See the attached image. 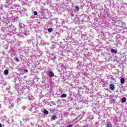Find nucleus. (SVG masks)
<instances>
[{
	"label": "nucleus",
	"mask_w": 127,
	"mask_h": 127,
	"mask_svg": "<svg viewBox=\"0 0 127 127\" xmlns=\"http://www.w3.org/2000/svg\"><path fill=\"white\" fill-rule=\"evenodd\" d=\"M19 26L20 27L19 35H20L21 37H24V35H27L28 34L29 31L25 29L24 24L20 23Z\"/></svg>",
	"instance_id": "1"
},
{
	"label": "nucleus",
	"mask_w": 127,
	"mask_h": 127,
	"mask_svg": "<svg viewBox=\"0 0 127 127\" xmlns=\"http://www.w3.org/2000/svg\"><path fill=\"white\" fill-rule=\"evenodd\" d=\"M9 9H14V11H19V5L18 4H14L12 5H8L7 7Z\"/></svg>",
	"instance_id": "2"
},
{
	"label": "nucleus",
	"mask_w": 127,
	"mask_h": 127,
	"mask_svg": "<svg viewBox=\"0 0 127 127\" xmlns=\"http://www.w3.org/2000/svg\"><path fill=\"white\" fill-rule=\"evenodd\" d=\"M105 127H113V125L112 124V122L109 120H108L105 124Z\"/></svg>",
	"instance_id": "3"
},
{
	"label": "nucleus",
	"mask_w": 127,
	"mask_h": 127,
	"mask_svg": "<svg viewBox=\"0 0 127 127\" xmlns=\"http://www.w3.org/2000/svg\"><path fill=\"white\" fill-rule=\"evenodd\" d=\"M15 0H5V7H7L8 5H10L12 1L14 2Z\"/></svg>",
	"instance_id": "4"
},
{
	"label": "nucleus",
	"mask_w": 127,
	"mask_h": 127,
	"mask_svg": "<svg viewBox=\"0 0 127 127\" xmlns=\"http://www.w3.org/2000/svg\"><path fill=\"white\" fill-rule=\"evenodd\" d=\"M84 116H85V113H83L82 114H81L80 115L78 116L76 118V119H79V118H80V119H78V121H80V120H82V119H83V117H84Z\"/></svg>",
	"instance_id": "5"
},
{
	"label": "nucleus",
	"mask_w": 127,
	"mask_h": 127,
	"mask_svg": "<svg viewBox=\"0 0 127 127\" xmlns=\"http://www.w3.org/2000/svg\"><path fill=\"white\" fill-rule=\"evenodd\" d=\"M27 41L28 44H32V45L34 44V43H33V41H34V40L33 39L28 40Z\"/></svg>",
	"instance_id": "6"
},
{
	"label": "nucleus",
	"mask_w": 127,
	"mask_h": 127,
	"mask_svg": "<svg viewBox=\"0 0 127 127\" xmlns=\"http://www.w3.org/2000/svg\"><path fill=\"white\" fill-rule=\"evenodd\" d=\"M48 76H49V77H54V73H53V72H52V71H50L48 73Z\"/></svg>",
	"instance_id": "7"
},
{
	"label": "nucleus",
	"mask_w": 127,
	"mask_h": 127,
	"mask_svg": "<svg viewBox=\"0 0 127 127\" xmlns=\"http://www.w3.org/2000/svg\"><path fill=\"white\" fill-rule=\"evenodd\" d=\"M111 53H113L114 54H117L118 53V51L114 49H111Z\"/></svg>",
	"instance_id": "8"
},
{
	"label": "nucleus",
	"mask_w": 127,
	"mask_h": 127,
	"mask_svg": "<svg viewBox=\"0 0 127 127\" xmlns=\"http://www.w3.org/2000/svg\"><path fill=\"white\" fill-rule=\"evenodd\" d=\"M77 68H81V66H82V62H77Z\"/></svg>",
	"instance_id": "9"
},
{
	"label": "nucleus",
	"mask_w": 127,
	"mask_h": 127,
	"mask_svg": "<svg viewBox=\"0 0 127 127\" xmlns=\"http://www.w3.org/2000/svg\"><path fill=\"white\" fill-rule=\"evenodd\" d=\"M120 82L122 84H125V82H126V80L124 78H121L120 79Z\"/></svg>",
	"instance_id": "10"
},
{
	"label": "nucleus",
	"mask_w": 127,
	"mask_h": 127,
	"mask_svg": "<svg viewBox=\"0 0 127 127\" xmlns=\"http://www.w3.org/2000/svg\"><path fill=\"white\" fill-rule=\"evenodd\" d=\"M121 101L122 103H126V102H127V98H126V97H123L121 99Z\"/></svg>",
	"instance_id": "11"
},
{
	"label": "nucleus",
	"mask_w": 127,
	"mask_h": 127,
	"mask_svg": "<svg viewBox=\"0 0 127 127\" xmlns=\"http://www.w3.org/2000/svg\"><path fill=\"white\" fill-rule=\"evenodd\" d=\"M57 119V116H53L51 118V121H55Z\"/></svg>",
	"instance_id": "12"
},
{
	"label": "nucleus",
	"mask_w": 127,
	"mask_h": 127,
	"mask_svg": "<svg viewBox=\"0 0 127 127\" xmlns=\"http://www.w3.org/2000/svg\"><path fill=\"white\" fill-rule=\"evenodd\" d=\"M110 89L112 91L115 90V85L113 84H110Z\"/></svg>",
	"instance_id": "13"
},
{
	"label": "nucleus",
	"mask_w": 127,
	"mask_h": 127,
	"mask_svg": "<svg viewBox=\"0 0 127 127\" xmlns=\"http://www.w3.org/2000/svg\"><path fill=\"white\" fill-rule=\"evenodd\" d=\"M43 112L45 115H48V114L49 113V112H48V111H47L46 109H44Z\"/></svg>",
	"instance_id": "14"
},
{
	"label": "nucleus",
	"mask_w": 127,
	"mask_h": 127,
	"mask_svg": "<svg viewBox=\"0 0 127 127\" xmlns=\"http://www.w3.org/2000/svg\"><path fill=\"white\" fill-rule=\"evenodd\" d=\"M10 29L12 30L13 31H14V30H15V29H16L15 27H14V26H11L10 27Z\"/></svg>",
	"instance_id": "15"
},
{
	"label": "nucleus",
	"mask_w": 127,
	"mask_h": 127,
	"mask_svg": "<svg viewBox=\"0 0 127 127\" xmlns=\"http://www.w3.org/2000/svg\"><path fill=\"white\" fill-rule=\"evenodd\" d=\"M4 75H8V70L5 69L4 71Z\"/></svg>",
	"instance_id": "16"
},
{
	"label": "nucleus",
	"mask_w": 127,
	"mask_h": 127,
	"mask_svg": "<svg viewBox=\"0 0 127 127\" xmlns=\"http://www.w3.org/2000/svg\"><path fill=\"white\" fill-rule=\"evenodd\" d=\"M67 97V94H63L61 95V98H66Z\"/></svg>",
	"instance_id": "17"
},
{
	"label": "nucleus",
	"mask_w": 127,
	"mask_h": 127,
	"mask_svg": "<svg viewBox=\"0 0 127 127\" xmlns=\"http://www.w3.org/2000/svg\"><path fill=\"white\" fill-rule=\"evenodd\" d=\"M29 119H28V118H26V119H23V122H24V123H25L26 122H29Z\"/></svg>",
	"instance_id": "18"
},
{
	"label": "nucleus",
	"mask_w": 127,
	"mask_h": 127,
	"mask_svg": "<svg viewBox=\"0 0 127 127\" xmlns=\"http://www.w3.org/2000/svg\"><path fill=\"white\" fill-rule=\"evenodd\" d=\"M48 32L51 33L52 32V31H53V29H52V28H48Z\"/></svg>",
	"instance_id": "19"
},
{
	"label": "nucleus",
	"mask_w": 127,
	"mask_h": 127,
	"mask_svg": "<svg viewBox=\"0 0 127 127\" xmlns=\"http://www.w3.org/2000/svg\"><path fill=\"white\" fill-rule=\"evenodd\" d=\"M13 87L15 89H16V90H18V84L14 85Z\"/></svg>",
	"instance_id": "20"
},
{
	"label": "nucleus",
	"mask_w": 127,
	"mask_h": 127,
	"mask_svg": "<svg viewBox=\"0 0 127 127\" xmlns=\"http://www.w3.org/2000/svg\"><path fill=\"white\" fill-rule=\"evenodd\" d=\"M74 7L76 8V10L78 11L80 9V7L79 6H74Z\"/></svg>",
	"instance_id": "21"
},
{
	"label": "nucleus",
	"mask_w": 127,
	"mask_h": 127,
	"mask_svg": "<svg viewBox=\"0 0 127 127\" xmlns=\"http://www.w3.org/2000/svg\"><path fill=\"white\" fill-rule=\"evenodd\" d=\"M71 117H76V113H72L70 114Z\"/></svg>",
	"instance_id": "22"
},
{
	"label": "nucleus",
	"mask_w": 127,
	"mask_h": 127,
	"mask_svg": "<svg viewBox=\"0 0 127 127\" xmlns=\"http://www.w3.org/2000/svg\"><path fill=\"white\" fill-rule=\"evenodd\" d=\"M28 100H33V97L32 96H30L28 97Z\"/></svg>",
	"instance_id": "23"
},
{
	"label": "nucleus",
	"mask_w": 127,
	"mask_h": 127,
	"mask_svg": "<svg viewBox=\"0 0 127 127\" xmlns=\"http://www.w3.org/2000/svg\"><path fill=\"white\" fill-rule=\"evenodd\" d=\"M50 113H54L55 112V109H52L50 110Z\"/></svg>",
	"instance_id": "24"
},
{
	"label": "nucleus",
	"mask_w": 127,
	"mask_h": 127,
	"mask_svg": "<svg viewBox=\"0 0 127 127\" xmlns=\"http://www.w3.org/2000/svg\"><path fill=\"white\" fill-rule=\"evenodd\" d=\"M111 104H115V99H113L110 101Z\"/></svg>",
	"instance_id": "25"
},
{
	"label": "nucleus",
	"mask_w": 127,
	"mask_h": 127,
	"mask_svg": "<svg viewBox=\"0 0 127 127\" xmlns=\"http://www.w3.org/2000/svg\"><path fill=\"white\" fill-rule=\"evenodd\" d=\"M44 103H45V104H46V105H49V102H48L47 101H46V100H44Z\"/></svg>",
	"instance_id": "26"
},
{
	"label": "nucleus",
	"mask_w": 127,
	"mask_h": 127,
	"mask_svg": "<svg viewBox=\"0 0 127 127\" xmlns=\"http://www.w3.org/2000/svg\"><path fill=\"white\" fill-rule=\"evenodd\" d=\"M33 14L34 15H37L38 14V13L37 12V11H35L34 12H33Z\"/></svg>",
	"instance_id": "27"
},
{
	"label": "nucleus",
	"mask_w": 127,
	"mask_h": 127,
	"mask_svg": "<svg viewBox=\"0 0 127 127\" xmlns=\"http://www.w3.org/2000/svg\"><path fill=\"white\" fill-rule=\"evenodd\" d=\"M14 60H15L16 62H19V60L17 58H15Z\"/></svg>",
	"instance_id": "28"
},
{
	"label": "nucleus",
	"mask_w": 127,
	"mask_h": 127,
	"mask_svg": "<svg viewBox=\"0 0 127 127\" xmlns=\"http://www.w3.org/2000/svg\"><path fill=\"white\" fill-rule=\"evenodd\" d=\"M30 19H34V18H35V16L32 15L30 17Z\"/></svg>",
	"instance_id": "29"
},
{
	"label": "nucleus",
	"mask_w": 127,
	"mask_h": 127,
	"mask_svg": "<svg viewBox=\"0 0 127 127\" xmlns=\"http://www.w3.org/2000/svg\"><path fill=\"white\" fill-rule=\"evenodd\" d=\"M51 104H52V105H53V106H55L56 105L55 103L53 101H51Z\"/></svg>",
	"instance_id": "30"
},
{
	"label": "nucleus",
	"mask_w": 127,
	"mask_h": 127,
	"mask_svg": "<svg viewBox=\"0 0 127 127\" xmlns=\"http://www.w3.org/2000/svg\"><path fill=\"white\" fill-rule=\"evenodd\" d=\"M42 44L43 45H46V44H47V43H46V42H42Z\"/></svg>",
	"instance_id": "31"
},
{
	"label": "nucleus",
	"mask_w": 127,
	"mask_h": 127,
	"mask_svg": "<svg viewBox=\"0 0 127 127\" xmlns=\"http://www.w3.org/2000/svg\"><path fill=\"white\" fill-rule=\"evenodd\" d=\"M108 77L112 79V80H114V79H113V76L110 75L109 76H108Z\"/></svg>",
	"instance_id": "32"
},
{
	"label": "nucleus",
	"mask_w": 127,
	"mask_h": 127,
	"mask_svg": "<svg viewBox=\"0 0 127 127\" xmlns=\"http://www.w3.org/2000/svg\"><path fill=\"white\" fill-rule=\"evenodd\" d=\"M4 80H0V84L2 85L3 84Z\"/></svg>",
	"instance_id": "33"
},
{
	"label": "nucleus",
	"mask_w": 127,
	"mask_h": 127,
	"mask_svg": "<svg viewBox=\"0 0 127 127\" xmlns=\"http://www.w3.org/2000/svg\"><path fill=\"white\" fill-rule=\"evenodd\" d=\"M35 106V103H32V105H31L32 108H33Z\"/></svg>",
	"instance_id": "34"
},
{
	"label": "nucleus",
	"mask_w": 127,
	"mask_h": 127,
	"mask_svg": "<svg viewBox=\"0 0 127 127\" xmlns=\"http://www.w3.org/2000/svg\"><path fill=\"white\" fill-rule=\"evenodd\" d=\"M3 86H5V85H6V83L5 82V81H3Z\"/></svg>",
	"instance_id": "35"
},
{
	"label": "nucleus",
	"mask_w": 127,
	"mask_h": 127,
	"mask_svg": "<svg viewBox=\"0 0 127 127\" xmlns=\"http://www.w3.org/2000/svg\"><path fill=\"white\" fill-rule=\"evenodd\" d=\"M73 125H68L67 126L65 127H73Z\"/></svg>",
	"instance_id": "36"
},
{
	"label": "nucleus",
	"mask_w": 127,
	"mask_h": 127,
	"mask_svg": "<svg viewBox=\"0 0 127 127\" xmlns=\"http://www.w3.org/2000/svg\"><path fill=\"white\" fill-rule=\"evenodd\" d=\"M80 118H78V119H74V122H76V120H78V121L77 122H79V120Z\"/></svg>",
	"instance_id": "37"
},
{
	"label": "nucleus",
	"mask_w": 127,
	"mask_h": 127,
	"mask_svg": "<svg viewBox=\"0 0 127 127\" xmlns=\"http://www.w3.org/2000/svg\"><path fill=\"white\" fill-rule=\"evenodd\" d=\"M22 55H20V59L21 60H22Z\"/></svg>",
	"instance_id": "38"
},
{
	"label": "nucleus",
	"mask_w": 127,
	"mask_h": 127,
	"mask_svg": "<svg viewBox=\"0 0 127 127\" xmlns=\"http://www.w3.org/2000/svg\"><path fill=\"white\" fill-rule=\"evenodd\" d=\"M17 102H20V98H17Z\"/></svg>",
	"instance_id": "39"
},
{
	"label": "nucleus",
	"mask_w": 127,
	"mask_h": 127,
	"mask_svg": "<svg viewBox=\"0 0 127 127\" xmlns=\"http://www.w3.org/2000/svg\"><path fill=\"white\" fill-rule=\"evenodd\" d=\"M39 54H40V55H41L42 54V51H40L39 52Z\"/></svg>",
	"instance_id": "40"
},
{
	"label": "nucleus",
	"mask_w": 127,
	"mask_h": 127,
	"mask_svg": "<svg viewBox=\"0 0 127 127\" xmlns=\"http://www.w3.org/2000/svg\"><path fill=\"white\" fill-rule=\"evenodd\" d=\"M24 72H28V70L27 69H24Z\"/></svg>",
	"instance_id": "41"
},
{
	"label": "nucleus",
	"mask_w": 127,
	"mask_h": 127,
	"mask_svg": "<svg viewBox=\"0 0 127 127\" xmlns=\"http://www.w3.org/2000/svg\"><path fill=\"white\" fill-rule=\"evenodd\" d=\"M22 108H23V110H25V109H26V107H25V106H23V107H22Z\"/></svg>",
	"instance_id": "42"
},
{
	"label": "nucleus",
	"mask_w": 127,
	"mask_h": 127,
	"mask_svg": "<svg viewBox=\"0 0 127 127\" xmlns=\"http://www.w3.org/2000/svg\"><path fill=\"white\" fill-rule=\"evenodd\" d=\"M0 127H2V125L0 123Z\"/></svg>",
	"instance_id": "43"
},
{
	"label": "nucleus",
	"mask_w": 127,
	"mask_h": 127,
	"mask_svg": "<svg viewBox=\"0 0 127 127\" xmlns=\"http://www.w3.org/2000/svg\"><path fill=\"white\" fill-rule=\"evenodd\" d=\"M33 115H36V112H34Z\"/></svg>",
	"instance_id": "44"
},
{
	"label": "nucleus",
	"mask_w": 127,
	"mask_h": 127,
	"mask_svg": "<svg viewBox=\"0 0 127 127\" xmlns=\"http://www.w3.org/2000/svg\"><path fill=\"white\" fill-rule=\"evenodd\" d=\"M82 127H86V126H82Z\"/></svg>",
	"instance_id": "45"
},
{
	"label": "nucleus",
	"mask_w": 127,
	"mask_h": 127,
	"mask_svg": "<svg viewBox=\"0 0 127 127\" xmlns=\"http://www.w3.org/2000/svg\"><path fill=\"white\" fill-rule=\"evenodd\" d=\"M29 22H30H30H31V21H29Z\"/></svg>",
	"instance_id": "46"
},
{
	"label": "nucleus",
	"mask_w": 127,
	"mask_h": 127,
	"mask_svg": "<svg viewBox=\"0 0 127 127\" xmlns=\"http://www.w3.org/2000/svg\"><path fill=\"white\" fill-rule=\"evenodd\" d=\"M56 34H59V33H56Z\"/></svg>",
	"instance_id": "47"
},
{
	"label": "nucleus",
	"mask_w": 127,
	"mask_h": 127,
	"mask_svg": "<svg viewBox=\"0 0 127 127\" xmlns=\"http://www.w3.org/2000/svg\"><path fill=\"white\" fill-rule=\"evenodd\" d=\"M65 28V29H67V28Z\"/></svg>",
	"instance_id": "48"
},
{
	"label": "nucleus",
	"mask_w": 127,
	"mask_h": 127,
	"mask_svg": "<svg viewBox=\"0 0 127 127\" xmlns=\"http://www.w3.org/2000/svg\"><path fill=\"white\" fill-rule=\"evenodd\" d=\"M52 105L50 104V106H52Z\"/></svg>",
	"instance_id": "49"
},
{
	"label": "nucleus",
	"mask_w": 127,
	"mask_h": 127,
	"mask_svg": "<svg viewBox=\"0 0 127 127\" xmlns=\"http://www.w3.org/2000/svg\"><path fill=\"white\" fill-rule=\"evenodd\" d=\"M48 127H49V126H48Z\"/></svg>",
	"instance_id": "50"
}]
</instances>
